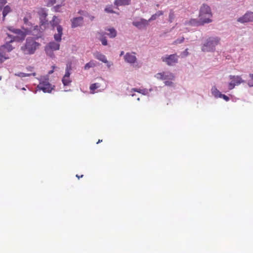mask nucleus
Here are the masks:
<instances>
[{
    "mask_svg": "<svg viewBox=\"0 0 253 253\" xmlns=\"http://www.w3.org/2000/svg\"><path fill=\"white\" fill-rule=\"evenodd\" d=\"M212 16V13L209 6L207 4H203L200 8L199 15V21L192 19L189 21V24L191 25H198L199 24H204L211 22V18Z\"/></svg>",
    "mask_w": 253,
    "mask_h": 253,
    "instance_id": "nucleus-1",
    "label": "nucleus"
},
{
    "mask_svg": "<svg viewBox=\"0 0 253 253\" xmlns=\"http://www.w3.org/2000/svg\"><path fill=\"white\" fill-rule=\"evenodd\" d=\"M40 43L36 42L33 38L27 39L24 45L21 47V49L25 54H32L39 48Z\"/></svg>",
    "mask_w": 253,
    "mask_h": 253,
    "instance_id": "nucleus-2",
    "label": "nucleus"
},
{
    "mask_svg": "<svg viewBox=\"0 0 253 253\" xmlns=\"http://www.w3.org/2000/svg\"><path fill=\"white\" fill-rule=\"evenodd\" d=\"M220 39L217 37H211L207 39L202 47L204 52L213 51L215 47L220 42Z\"/></svg>",
    "mask_w": 253,
    "mask_h": 253,
    "instance_id": "nucleus-3",
    "label": "nucleus"
},
{
    "mask_svg": "<svg viewBox=\"0 0 253 253\" xmlns=\"http://www.w3.org/2000/svg\"><path fill=\"white\" fill-rule=\"evenodd\" d=\"M60 20L57 16H54L52 20L50 22L51 26L53 28L57 27V33L54 35V38L57 42H60L61 41V37L63 35V28L59 25Z\"/></svg>",
    "mask_w": 253,
    "mask_h": 253,
    "instance_id": "nucleus-4",
    "label": "nucleus"
},
{
    "mask_svg": "<svg viewBox=\"0 0 253 253\" xmlns=\"http://www.w3.org/2000/svg\"><path fill=\"white\" fill-rule=\"evenodd\" d=\"M38 88L45 93H50L53 89L52 85L49 83V79L47 76L41 77Z\"/></svg>",
    "mask_w": 253,
    "mask_h": 253,
    "instance_id": "nucleus-5",
    "label": "nucleus"
},
{
    "mask_svg": "<svg viewBox=\"0 0 253 253\" xmlns=\"http://www.w3.org/2000/svg\"><path fill=\"white\" fill-rule=\"evenodd\" d=\"M178 57L179 56L176 54H172L162 56L161 59L167 65L173 66L178 62Z\"/></svg>",
    "mask_w": 253,
    "mask_h": 253,
    "instance_id": "nucleus-6",
    "label": "nucleus"
},
{
    "mask_svg": "<svg viewBox=\"0 0 253 253\" xmlns=\"http://www.w3.org/2000/svg\"><path fill=\"white\" fill-rule=\"evenodd\" d=\"M54 42H50L45 47V51L46 54L50 57H54L53 51L59 49L60 44Z\"/></svg>",
    "mask_w": 253,
    "mask_h": 253,
    "instance_id": "nucleus-7",
    "label": "nucleus"
},
{
    "mask_svg": "<svg viewBox=\"0 0 253 253\" xmlns=\"http://www.w3.org/2000/svg\"><path fill=\"white\" fill-rule=\"evenodd\" d=\"M229 77L231 80L228 84V88L230 90L233 89L236 85H238L244 82V81L240 76L230 75Z\"/></svg>",
    "mask_w": 253,
    "mask_h": 253,
    "instance_id": "nucleus-8",
    "label": "nucleus"
},
{
    "mask_svg": "<svg viewBox=\"0 0 253 253\" xmlns=\"http://www.w3.org/2000/svg\"><path fill=\"white\" fill-rule=\"evenodd\" d=\"M155 77L159 80H174V75L169 72H165L157 73Z\"/></svg>",
    "mask_w": 253,
    "mask_h": 253,
    "instance_id": "nucleus-9",
    "label": "nucleus"
},
{
    "mask_svg": "<svg viewBox=\"0 0 253 253\" xmlns=\"http://www.w3.org/2000/svg\"><path fill=\"white\" fill-rule=\"evenodd\" d=\"M237 21L240 23H246L253 21V12H247L243 16L239 18Z\"/></svg>",
    "mask_w": 253,
    "mask_h": 253,
    "instance_id": "nucleus-10",
    "label": "nucleus"
},
{
    "mask_svg": "<svg viewBox=\"0 0 253 253\" xmlns=\"http://www.w3.org/2000/svg\"><path fill=\"white\" fill-rule=\"evenodd\" d=\"M125 61L128 63L133 64L137 60L134 52H127L124 56Z\"/></svg>",
    "mask_w": 253,
    "mask_h": 253,
    "instance_id": "nucleus-11",
    "label": "nucleus"
},
{
    "mask_svg": "<svg viewBox=\"0 0 253 253\" xmlns=\"http://www.w3.org/2000/svg\"><path fill=\"white\" fill-rule=\"evenodd\" d=\"M8 29L12 33L17 35V38L23 40L26 36L25 34L19 29H15L13 27H8Z\"/></svg>",
    "mask_w": 253,
    "mask_h": 253,
    "instance_id": "nucleus-12",
    "label": "nucleus"
},
{
    "mask_svg": "<svg viewBox=\"0 0 253 253\" xmlns=\"http://www.w3.org/2000/svg\"><path fill=\"white\" fill-rule=\"evenodd\" d=\"M132 24L134 26L141 29L147 26L148 25V21L146 20L142 19L139 21L133 22Z\"/></svg>",
    "mask_w": 253,
    "mask_h": 253,
    "instance_id": "nucleus-13",
    "label": "nucleus"
},
{
    "mask_svg": "<svg viewBox=\"0 0 253 253\" xmlns=\"http://www.w3.org/2000/svg\"><path fill=\"white\" fill-rule=\"evenodd\" d=\"M83 18L82 17H79L74 18L72 20V27L76 28L80 26L83 24Z\"/></svg>",
    "mask_w": 253,
    "mask_h": 253,
    "instance_id": "nucleus-14",
    "label": "nucleus"
},
{
    "mask_svg": "<svg viewBox=\"0 0 253 253\" xmlns=\"http://www.w3.org/2000/svg\"><path fill=\"white\" fill-rule=\"evenodd\" d=\"M40 15L41 22L42 25L45 24L47 20L46 19V18L47 16V14L44 10L42 9L39 13Z\"/></svg>",
    "mask_w": 253,
    "mask_h": 253,
    "instance_id": "nucleus-15",
    "label": "nucleus"
},
{
    "mask_svg": "<svg viewBox=\"0 0 253 253\" xmlns=\"http://www.w3.org/2000/svg\"><path fill=\"white\" fill-rule=\"evenodd\" d=\"M131 0H115V5L117 6H122L129 5L130 3Z\"/></svg>",
    "mask_w": 253,
    "mask_h": 253,
    "instance_id": "nucleus-16",
    "label": "nucleus"
},
{
    "mask_svg": "<svg viewBox=\"0 0 253 253\" xmlns=\"http://www.w3.org/2000/svg\"><path fill=\"white\" fill-rule=\"evenodd\" d=\"M94 57L97 59L98 60L107 63L108 61L105 57V56L99 52H96L94 54Z\"/></svg>",
    "mask_w": 253,
    "mask_h": 253,
    "instance_id": "nucleus-17",
    "label": "nucleus"
},
{
    "mask_svg": "<svg viewBox=\"0 0 253 253\" xmlns=\"http://www.w3.org/2000/svg\"><path fill=\"white\" fill-rule=\"evenodd\" d=\"M3 49H5L7 52H9L12 50V47L9 43H7L0 47V52L1 53Z\"/></svg>",
    "mask_w": 253,
    "mask_h": 253,
    "instance_id": "nucleus-18",
    "label": "nucleus"
},
{
    "mask_svg": "<svg viewBox=\"0 0 253 253\" xmlns=\"http://www.w3.org/2000/svg\"><path fill=\"white\" fill-rule=\"evenodd\" d=\"M11 11V9L9 6L6 5L4 7L3 10L2 11L3 20H4L5 16Z\"/></svg>",
    "mask_w": 253,
    "mask_h": 253,
    "instance_id": "nucleus-19",
    "label": "nucleus"
},
{
    "mask_svg": "<svg viewBox=\"0 0 253 253\" xmlns=\"http://www.w3.org/2000/svg\"><path fill=\"white\" fill-rule=\"evenodd\" d=\"M96 66L95 63L93 60H90L88 63H86L84 66V69L88 70L90 68L94 67Z\"/></svg>",
    "mask_w": 253,
    "mask_h": 253,
    "instance_id": "nucleus-20",
    "label": "nucleus"
},
{
    "mask_svg": "<svg viewBox=\"0 0 253 253\" xmlns=\"http://www.w3.org/2000/svg\"><path fill=\"white\" fill-rule=\"evenodd\" d=\"M109 32L108 34V35L110 38H115L117 35V32L114 28H109L107 30Z\"/></svg>",
    "mask_w": 253,
    "mask_h": 253,
    "instance_id": "nucleus-21",
    "label": "nucleus"
},
{
    "mask_svg": "<svg viewBox=\"0 0 253 253\" xmlns=\"http://www.w3.org/2000/svg\"><path fill=\"white\" fill-rule=\"evenodd\" d=\"M16 75H17L20 77H29L30 76H35L36 75V73L35 72H33L31 73H24L20 72L17 74H16Z\"/></svg>",
    "mask_w": 253,
    "mask_h": 253,
    "instance_id": "nucleus-22",
    "label": "nucleus"
},
{
    "mask_svg": "<svg viewBox=\"0 0 253 253\" xmlns=\"http://www.w3.org/2000/svg\"><path fill=\"white\" fill-rule=\"evenodd\" d=\"M212 94L216 97H219L222 93L215 87H213L211 89Z\"/></svg>",
    "mask_w": 253,
    "mask_h": 253,
    "instance_id": "nucleus-23",
    "label": "nucleus"
},
{
    "mask_svg": "<svg viewBox=\"0 0 253 253\" xmlns=\"http://www.w3.org/2000/svg\"><path fill=\"white\" fill-rule=\"evenodd\" d=\"M62 81L64 85H68L71 82L70 77H68V78H65V77H63Z\"/></svg>",
    "mask_w": 253,
    "mask_h": 253,
    "instance_id": "nucleus-24",
    "label": "nucleus"
},
{
    "mask_svg": "<svg viewBox=\"0 0 253 253\" xmlns=\"http://www.w3.org/2000/svg\"><path fill=\"white\" fill-rule=\"evenodd\" d=\"M99 87H100V84L98 83H94V84H92L90 86V89L91 91H94L96 89L98 88Z\"/></svg>",
    "mask_w": 253,
    "mask_h": 253,
    "instance_id": "nucleus-25",
    "label": "nucleus"
},
{
    "mask_svg": "<svg viewBox=\"0 0 253 253\" xmlns=\"http://www.w3.org/2000/svg\"><path fill=\"white\" fill-rule=\"evenodd\" d=\"M184 41V38L181 37L180 38L176 39L175 41H174L173 42V44H178L182 43Z\"/></svg>",
    "mask_w": 253,
    "mask_h": 253,
    "instance_id": "nucleus-26",
    "label": "nucleus"
},
{
    "mask_svg": "<svg viewBox=\"0 0 253 253\" xmlns=\"http://www.w3.org/2000/svg\"><path fill=\"white\" fill-rule=\"evenodd\" d=\"M174 18V13L173 11H170L169 14V21L172 22L173 19Z\"/></svg>",
    "mask_w": 253,
    "mask_h": 253,
    "instance_id": "nucleus-27",
    "label": "nucleus"
},
{
    "mask_svg": "<svg viewBox=\"0 0 253 253\" xmlns=\"http://www.w3.org/2000/svg\"><path fill=\"white\" fill-rule=\"evenodd\" d=\"M71 70L70 68H68V67H67L66 69V73L63 77H65V78H68V77H70V70Z\"/></svg>",
    "mask_w": 253,
    "mask_h": 253,
    "instance_id": "nucleus-28",
    "label": "nucleus"
},
{
    "mask_svg": "<svg viewBox=\"0 0 253 253\" xmlns=\"http://www.w3.org/2000/svg\"><path fill=\"white\" fill-rule=\"evenodd\" d=\"M105 11L107 13H114L115 12L113 11V10L112 9V7L111 6H107L105 8Z\"/></svg>",
    "mask_w": 253,
    "mask_h": 253,
    "instance_id": "nucleus-29",
    "label": "nucleus"
},
{
    "mask_svg": "<svg viewBox=\"0 0 253 253\" xmlns=\"http://www.w3.org/2000/svg\"><path fill=\"white\" fill-rule=\"evenodd\" d=\"M172 80H168L165 82V84L167 86H173V83L171 81Z\"/></svg>",
    "mask_w": 253,
    "mask_h": 253,
    "instance_id": "nucleus-30",
    "label": "nucleus"
},
{
    "mask_svg": "<svg viewBox=\"0 0 253 253\" xmlns=\"http://www.w3.org/2000/svg\"><path fill=\"white\" fill-rule=\"evenodd\" d=\"M6 0H0V10L2 9L3 6L6 3Z\"/></svg>",
    "mask_w": 253,
    "mask_h": 253,
    "instance_id": "nucleus-31",
    "label": "nucleus"
},
{
    "mask_svg": "<svg viewBox=\"0 0 253 253\" xmlns=\"http://www.w3.org/2000/svg\"><path fill=\"white\" fill-rule=\"evenodd\" d=\"M100 40L101 41L102 44L103 45H106L107 44V41L105 37L102 38L100 39Z\"/></svg>",
    "mask_w": 253,
    "mask_h": 253,
    "instance_id": "nucleus-32",
    "label": "nucleus"
},
{
    "mask_svg": "<svg viewBox=\"0 0 253 253\" xmlns=\"http://www.w3.org/2000/svg\"><path fill=\"white\" fill-rule=\"evenodd\" d=\"M31 18V16L30 14L29 13L28 17L24 18L23 20H24V23L25 24L28 25L29 24V21H28L29 18Z\"/></svg>",
    "mask_w": 253,
    "mask_h": 253,
    "instance_id": "nucleus-33",
    "label": "nucleus"
},
{
    "mask_svg": "<svg viewBox=\"0 0 253 253\" xmlns=\"http://www.w3.org/2000/svg\"><path fill=\"white\" fill-rule=\"evenodd\" d=\"M220 98H222L223 99H224L225 101H228L229 100V98L227 96L224 95V94H220V96H219Z\"/></svg>",
    "mask_w": 253,
    "mask_h": 253,
    "instance_id": "nucleus-34",
    "label": "nucleus"
},
{
    "mask_svg": "<svg viewBox=\"0 0 253 253\" xmlns=\"http://www.w3.org/2000/svg\"><path fill=\"white\" fill-rule=\"evenodd\" d=\"M61 6V5H57L54 7V9L55 12H60L59 8Z\"/></svg>",
    "mask_w": 253,
    "mask_h": 253,
    "instance_id": "nucleus-35",
    "label": "nucleus"
},
{
    "mask_svg": "<svg viewBox=\"0 0 253 253\" xmlns=\"http://www.w3.org/2000/svg\"><path fill=\"white\" fill-rule=\"evenodd\" d=\"M157 17H158L155 14L154 15H153L151 18L149 19V20L148 21V22L150 21H152V20H155Z\"/></svg>",
    "mask_w": 253,
    "mask_h": 253,
    "instance_id": "nucleus-36",
    "label": "nucleus"
},
{
    "mask_svg": "<svg viewBox=\"0 0 253 253\" xmlns=\"http://www.w3.org/2000/svg\"><path fill=\"white\" fill-rule=\"evenodd\" d=\"M155 14L157 17H159L162 15L163 14V12L162 11H158L156 13H155Z\"/></svg>",
    "mask_w": 253,
    "mask_h": 253,
    "instance_id": "nucleus-37",
    "label": "nucleus"
},
{
    "mask_svg": "<svg viewBox=\"0 0 253 253\" xmlns=\"http://www.w3.org/2000/svg\"><path fill=\"white\" fill-rule=\"evenodd\" d=\"M27 70L29 71V72H31V73H33V70H34V68L32 67H31V66H29L28 67H27Z\"/></svg>",
    "mask_w": 253,
    "mask_h": 253,
    "instance_id": "nucleus-38",
    "label": "nucleus"
},
{
    "mask_svg": "<svg viewBox=\"0 0 253 253\" xmlns=\"http://www.w3.org/2000/svg\"><path fill=\"white\" fill-rule=\"evenodd\" d=\"M50 1L53 4H54V3H56L57 2H58V0H50Z\"/></svg>",
    "mask_w": 253,
    "mask_h": 253,
    "instance_id": "nucleus-39",
    "label": "nucleus"
},
{
    "mask_svg": "<svg viewBox=\"0 0 253 253\" xmlns=\"http://www.w3.org/2000/svg\"><path fill=\"white\" fill-rule=\"evenodd\" d=\"M76 176L78 178V179H80V178H82L84 176V175L83 174H82L81 175H79L78 174H76Z\"/></svg>",
    "mask_w": 253,
    "mask_h": 253,
    "instance_id": "nucleus-40",
    "label": "nucleus"
},
{
    "mask_svg": "<svg viewBox=\"0 0 253 253\" xmlns=\"http://www.w3.org/2000/svg\"><path fill=\"white\" fill-rule=\"evenodd\" d=\"M249 77L252 80H253V74H250Z\"/></svg>",
    "mask_w": 253,
    "mask_h": 253,
    "instance_id": "nucleus-41",
    "label": "nucleus"
},
{
    "mask_svg": "<svg viewBox=\"0 0 253 253\" xmlns=\"http://www.w3.org/2000/svg\"><path fill=\"white\" fill-rule=\"evenodd\" d=\"M248 85H249V86H250V87H252V86H253V84H252V83H251V82H249V83H248Z\"/></svg>",
    "mask_w": 253,
    "mask_h": 253,
    "instance_id": "nucleus-42",
    "label": "nucleus"
},
{
    "mask_svg": "<svg viewBox=\"0 0 253 253\" xmlns=\"http://www.w3.org/2000/svg\"><path fill=\"white\" fill-rule=\"evenodd\" d=\"M133 90L135 91H137V92H140V90H138L136 88H133Z\"/></svg>",
    "mask_w": 253,
    "mask_h": 253,
    "instance_id": "nucleus-43",
    "label": "nucleus"
},
{
    "mask_svg": "<svg viewBox=\"0 0 253 253\" xmlns=\"http://www.w3.org/2000/svg\"><path fill=\"white\" fill-rule=\"evenodd\" d=\"M53 72H54L53 70H52L49 71L48 74H51L53 73Z\"/></svg>",
    "mask_w": 253,
    "mask_h": 253,
    "instance_id": "nucleus-44",
    "label": "nucleus"
},
{
    "mask_svg": "<svg viewBox=\"0 0 253 253\" xmlns=\"http://www.w3.org/2000/svg\"><path fill=\"white\" fill-rule=\"evenodd\" d=\"M102 141V140H100V139H99L98 142L96 143L97 144H98L99 143L101 142Z\"/></svg>",
    "mask_w": 253,
    "mask_h": 253,
    "instance_id": "nucleus-45",
    "label": "nucleus"
},
{
    "mask_svg": "<svg viewBox=\"0 0 253 253\" xmlns=\"http://www.w3.org/2000/svg\"><path fill=\"white\" fill-rule=\"evenodd\" d=\"M124 51H122V52H121V53H120V56L123 55L124 54Z\"/></svg>",
    "mask_w": 253,
    "mask_h": 253,
    "instance_id": "nucleus-46",
    "label": "nucleus"
},
{
    "mask_svg": "<svg viewBox=\"0 0 253 253\" xmlns=\"http://www.w3.org/2000/svg\"><path fill=\"white\" fill-rule=\"evenodd\" d=\"M55 67H55V66H52V70H54V69L55 68Z\"/></svg>",
    "mask_w": 253,
    "mask_h": 253,
    "instance_id": "nucleus-47",
    "label": "nucleus"
},
{
    "mask_svg": "<svg viewBox=\"0 0 253 253\" xmlns=\"http://www.w3.org/2000/svg\"><path fill=\"white\" fill-rule=\"evenodd\" d=\"M23 90H25V88L24 87L22 88Z\"/></svg>",
    "mask_w": 253,
    "mask_h": 253,
    "instance_id": "nucleus-48",
    "label": "nucleus"
},
{
    "mask_svg": "<svg viewBox=\"0 0 253 253\" xmlns=\"http://www.w3.org/2000/svg\"><path fill=\"white\" fill-rule=\"evenodd\" d=\"M15 37H13V40H14Z\"/></svg>",
    "mask_w": 253,
    "mask_h": 253,
    "instance_id": "nucleus-49",
    "label": "nucleus"
}]
</instances>
